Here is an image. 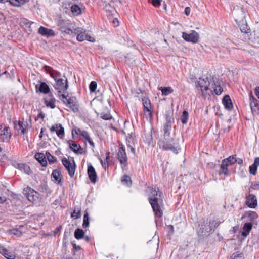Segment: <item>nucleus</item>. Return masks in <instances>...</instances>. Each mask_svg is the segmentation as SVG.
<instances>
[{
	"label": "nucleus",
	"mask_w": 259,
	"mask_h": 259,
	"mask_svg": "<svg viewBox=\"0 0 259 259\" xmlns=\"http://www.w3.org/2000/svg\"><path fill=\"white\" fill-rule=\"evenodd\" d=\"M151 194L149 200L153 208L155 214L157 217L160 218L163 214L162 210V200L160 195L158 193V189L156 188H150Z\"/></svg>",
	"instance_id": "f257e3e1"
},
{
	"label": "nucleus",
	"mask_w": 259,
	"mask_h": 259,
	"mask_svg": "<svg viewBox=\"0 0 259 259\" xmlns=\"http://www.w3.org/2000/svg\"><path fill=\"white\" fill-rule=\"evenodd\" d=\"M235 21L240 27V30L243 33H248L249 29L245 20V14L243 9L234 11Z\"/></svg>",
	"instance_id": "f03ea898"
},
{
	"label": "nucleus",
	"mask_w": 259,
	"mask_h": 259,
	"mask_svg": "<svg viewBox=\"0 0 259 259\" xmlns=\"http://www.w3.org/2000/svg\"><path fill=\"white\" fill-rule=\"evenodd\" d=\"M74 33L77 34V40L79 41H83L84 40H88L89 41L94 42L95 39L88 35L87 31L84 29L80 27L76 28L74 29Z\"/></svg>",
	"instance_id": "7ed1b4c3"
},
{
	"label": "nucleus",
	"mask_w": 259,
	"mask_h": 259,
	"mask_svg": "<svg viewBox=\"0 0 259 259\" xmlns=\"http://www.w3.org/2000/svg\"><path fill=\"white\" fill-rule=\"evenodd\" d=\"M72 135L73 137L76 136L81 138L85 144L87 142H88L89 144L92 146H93L94 144L92 138L90 137V134L85 130L80 128L73 129L72 130Z\"/></svg>",
	"instance_id": "20e7f679"
},
{
	"label": "nucleus",
	"mask_w": 259,
	"mask_h": 259,
	"mask_svg": "<svg viewBox=\"0 0 259 259\" xmlns=\"http://www.w3.org/2000/svg\"><path fill=\"white\" fill-rule=\"evenodd\" d=\"M55 89L58 91V95L62 98H66L64 94L68 88L67 80L66 79H58L56 81Z\"/></svg>",
	"instance_id": "39448f33"
},
{
	"label": "nucleus",
	"mask_w": 259,
	"mask_h": 259,
	"mask_svg": "<svg viewBox=\"0 0 259 259\" xmlns=\"http://www.w3.org/2000/svg\"><path fill=\"white\" fill-rule=\"evenodd\" d=\"M23 193L30 202L36 203L38 201L39 193L31 188L27 187L23 189Z\"/></svg>",
	"instance_id": "423d86ee"
},
{
	"label": "nucleus",
	"mask_w": 259,
	"mask_h": 259,
	"mask_svg": "<svg viewBox=\"0 0 259 259\" xmlns=\"http://www.w3.org/2000/svg\"><path fill=\"white\" fill-rule=\"evenodd\" d=\"M182 37L185 41L193 44L198 42L200 39L199 33L195 30H192L190 33L183 32Z\"/></svg>",
	"instance_id": "0eeeda50"
},
{
	"label": "nucleus",
	"mask_w": 259,
	"mask_h": 259,
	"mask_svg": "<svg viewBox=\"0 0 259 259\" xmlns=\"http://www.w3.org/2000/svg\"><path fill=\"white\" fill-rule=\"evenodd\" d=\"M62 163L70 177H72L74 175L75 170V164L73 159L70 160L64 158L62 160Z\"/></svg>",
	"instance_id": "6e6552de"
},
{
	"label": "nucleus",
	"mask_w": 259,
	"mask_h": 259,
	"mask_svg": "<svg viewBox=\"0 0 259 259\" xmlns=\"http://www.w3.org/2000/svg\"><path fill=\"white\" fill-rule=\"evenodd\" d=\"M142 103L144 107L143 111L144 114L148 120H150L152 118V114L151 112V104L150 100L144 97L142 99Z\"/></svg>",
	"instance_id": "1a4fd4ad"
},
{
	"label": "nucleus",
	"mask_w": 259,
	"mask_h": 259,
	"mask_svg": "<svg viewBox=\"0 0 259 259\" xmlns=\"http://www.w3.org/2000/svg\"><path fill=\"white\" fill-rule=\"evenodd\" d=\"M209 86V90L212 92V90L216 95H220L223 90L222 87L220 85V83L219 80L217 79L212 78L210 80V82H208Z\"/></svg>",
	"instance_id": "9d476101"
},
{
	"label": "nucleus",
	"mask_w": 259,
	"mask_h": 259,
	"mask_svg": "<svg viewBox=\"0 0 259 259\" xmlns=\"http://www.w3.org/2000/svg\"><path fill=\"white\" fill-rule=\"evenodd\" d=\"M118 159L122 165V167L126 165L127 157L124 147H120L119 148L118 152Z\"/></svg>",
	"instance_id": "9b49d317"
},
{
	"label": "nucleus",
	"mask_w": 259,
	"mask_h": 259,
	"mask_svg": "<svg viewBox=\"0 0 259 259\" xmlns=\"http://www.w3.org/2000/svg\"><path fill=\"white\" fill-rule=\"evenodd\" d=\"M0 253L7 259H15L16 254L14 251L10 250L0 244Z\"/></svg>",
	"instance_id": "f8f14e48"
},
{
	"label": "nucleus",
	"mask_w": 259,
	"mask_h": 259,
	"mask_svg": "<svg viewBox=\"0 0 259 259\" xmlns=\"http://www.w3.org/2000/svg\"><path fill=\"white\" fill-rule=\"evenodd\" d=\"M14 124L15 129L18 131V133L20 132L22 134H24L29 126L28 124H25L23 120L22 121H14Z\"/></svg>",
	"instance_id": "ddd939ff"
},
{
	"label": "nucleus",
	"mask_w": 259,
	"mask_h": 259,
	"mask_svg": "<svg viewBox=\"0 0 259 259\" xmlns=\"http://www.w3.org/2000/svg\"><path fill=\"white\" fill-rule=\"evenodd\" d=\"M11 137V133L10 128L8 126H5L3 130L0 134V141L2 142H7L9 141Z\"/></svg>",
	"instance_id": "4468645a"
},
{
	"label": "nucleus",
	"mask_w": 259,
	"mask_h": 259,
	"mask_svg": "<svg viewBox=\"0 0 259 259\" xmlns=\"http://www.w3.org/2000/svg\"><path fill=\"white\" fill-rule=\"evenodd\" d=\"M246 204L250 208H254L257 206V199L255 195L249 194L246 196Z\"/></svg>",
	"instance_id": "2eb2a0df"
},
{
	"label": "nucleus",
	"mask_w": 259,
	"mask_h": 259,
	"mask_svg": "<svg viewBox=\"0 0 259 259\" xmlns=\"http://www.w3.org/2000/svg\"><path fill=\"white\" fill-rule=\"evenodd\" d=\"M209 82H210V80H208L207 77H206L205 79L199 78L197 85L200 88L202 92H203L204 91H207V90H209Z\"/></svg>",
	"instance_id": "dca6fc26"
},
{
	"label": "nucleus",
	"mask_w": 259,
	"mask_h": 259,
	"mask_svg": "<svg viewBox=\"0 0 259 259\" xmlns=\"http://www.w3.org/2000/svg\"><path fill=\"white\" fill-rule=\"evenodd\" d=\"M249 97L250 108L252 113L253 114L254 112L259 110V105L257 103V100L252 96L251 92L250 93Z\"/></svg>",
	"instance_id": "f3484780"
},
{
	"label": "nucleus",
	"mask_w": 259,
	"mask_h": 259,
	"mask_svg": "<svg viewBox=\"0 0 259 259\" xmlns=\"http://www.w3.org/2000/svg\"><path fill=\"white\" fill-rule=\"evenodd\" d=\"M38 33L43 36L47 37L53 36L55 35L54 31L51 29H48L43 26H41L38 29Z\"/></svg>",
	"instance_id": "a211bd4d"
},
{
	"label": "nucleus",
	"mask_w": 259,
	"mask_h": 259,
	"mask_svg": "<svg viewBox=\"0 0 259 259\" xmlns=\"http://www.w3.org/2000/svg\"><path fill=\"white\" fill-rule=\"evenodd\" d=\"M66 100L67 106L73 112H75L78 111V105L74 102L73 98L67 99L65 98Z\"/></svg>",
	"instance_id": "6ab92c4d"
},
{
	"label": "nucleus",
	"mask_w": 259,
	"mask_h": 259,
	"mask_svg": "<svg viewBox=\"0 0 259 259\" xmlns=\"http://www.w3.org/2000/svg\"><path fill=\"white\" fill-rule=\"evenodd\" d=\"M88 174L91 182L95 183L97 180V174L93 166L90 165L88 166Z\"/></svg>",
	"instance_id": "aec40b11"
},
{
	"label": "nucleus",
	"mask_w": 259,
	"mask_h": 259,
	"mask_svg": "<svg viewBox=\"0 0 259 259\" xmlns=\"http://www.w3.org/2000/svg\"><path fill=\"white\" fill-rule=\"evenodd\" d=\"M252 224L251 223L248 222L245 223L243 227L242 231L241 233L242 236H243L244 237H247L249 235L250 231L252 229Z\"/></svg>",
	"instance_id": "412c9836"
},
{
	"label": "nucleus",
	"mask_w": 259,
	"mask_h": 259,
	"mask_svg": "<svg viewBox=\"0 0 259 259\" xmlns=\"http://www.w3.org/2000/svg\"><path fill=\"white\" fill-rule=\"evenodd\" d=\"M222 102L226 109L228 110L232 109L233 105L229 95H225L223 99Z\"/></svg>",
	"instance_id": "4be33fe9"
},
{
	"label": "nucleus",
	"mask_w": 259,
	"mask_h": 259,
	"mask_svg": "<svg viewBox=\"0 0 259 259\" xmlns=\"http://www.w3.org/2000/svg\"><path fill=\"white\" fill-rule=\"evenodd\" d=\"M36 159L41 164L42 166H45L47 164L46 159V156L41 153H38L35 155Z\"/></svg>",
	"instance_id": "5701e85b"
},
{
	"label": "nucleus",
	"mask_w": 259,
	"mask_h": 259,
	"mask_svg": "<svg viewBox=\"0 0 259 259\" xmlns=\"http://www.w3.org/2000/svg\"><path fill=\"white\" fill-rule=\"evenodd\" d=\"M52 177L56 182L59 183L62 178L61 172L59 169L54 170L52 174Z\"/></svg>",
	"instance_id": "b1692460"
},
{
	"label": "nucleus",
	"mask_w": 259,
	"mask_h": 259,
	"mask_svg": "<svg viewBox=\"0 0 259 259\" xmlns=\"http://www.w3.org/2000/svg\"><path fill=\"white\" fill-rule=\"evenodd\" d=\"M6 2H9L12 6L19 7L24 4L25 1L24 0H0V3H5Z\"/></svg>",
	"instance_id": "393cba45"
},
{
	"label": "nucleus",
	"mask_w": 259,
	"mask_h": 259,
	"mask_svg": "<svg viewBox=\"0 0 259 259\" xmlns=\"http://www.w3.org/2000/svg\"><path fill=\"white\" fill-rule=\"evenodd\" d=\"M46 70L49 72L51 76L54 79L55 81L60 79V74L56 70L52 69L50 67L46 66Z\"/></svg>",
	"instance_id": "a878e982"
},
{
	"label": "nucleus",
	"mask_w": 259,
	"mask_h": 259,
	"mask_svg": "<svg viewBox=\"0 0 259 259\" xmlns=\"http://www.w3.org/2000/svg\"><path fill=\"white\" fill-rule=\"evenodd\" d=\"M114 3V1H111L109 3L106 4L104 7L105 11L110 12L112 15L115 11Z\"/></svg>",
	"instance_id": "bb28decb"
},
{
	"label": "nucleus",
	"mask_w": 259,
	"mask_h": 259,
	"mask_svg": "<svg viewBox=\"0 0 259 259\" xmlns=\"http://www.w3.org/2000/svg\"><path fill=\"white\" fill-rule=\"evenodd\" d=\"M161 91L162 95L167 96L173 92L174 90L171 87H162L159 88Z\"/></svg>",
	"instance_id": "cd10ccee"
},
{
	"label": "nucleus",
	"mask_w": 259,
	"mask_h": 259,
	"mask_svg": "<svg viewBox=\"0 0 259 259\" xmlns=\"http://www.w3.org/2000/svg\"><path fill=\"white\" fill-rule=\"evenodd\" d=\"M18 167L20 170L24 171L26 174H29L31 172L30 167L27 164L22 163L19 164L18 165Z\"/></svg>",
	"instance_id": "c85d7f7f"
},
{
	"label": "nucleus",
	"mask_w": 259,
	"mask_h": 259,
	"mask_svg": "<svg viewBox=\"0 0 259 259\" xmlns=\"http://www.w3.org/2000/svg\"><path fill=\"white\" fill-rule=\"evenodd\" d=\"M55 99L53 97H50L49 99H45V103L47 107H50L51 108H54L55 107Z\"/></svg>",
	"instance_id": "c756f323"
},
{
	"label": "nucleus",
	"mask_w": 259,
	"mask_h": 259,
	"mask_svg": "<svg viewBox=\"0 0 259 259\" xmlns=\"http://www.w3.org/2000/svg\"><path fill=\"white\" fill-rule=\"evenodd\" d=\"M84 232L81 229H77L74 232V237L76 239L79 240L83 238Z\"/></svg>",
	"instance_id": "7c9ffc66"
},
{
	"label": "nucleus",
	"mask_w": 259,
	"mask_h": 259,
	"mask_svg": "<svg viewBox=\"0 0 259 259\" xmlns=\"http://www.w3.org/2000/svg\"><path fill=\"white\" fill-rule=\"evenodd\" d=\"M109 155H110V153L109 152L106 153V156L105 159H104V160H102V159H100V162H101V164L102 165V167H103V168L105 170H106V169L108 167V160L109 158Z\"/></svg>",
	"instance_id": "2f4dec72"
},
{
	"label": "nucleus",
	"mask_w": 259,
	"mask_h": 259,
	"mask_svg": "<svg viewBox=\"0 0 259 259\" xmlns=\"http://www.w3.org/2000/svg\"><path fill=\"white\" fill-rule=\"evenodd\" d=\"M39 90L41 93L47 94L50 92V88L46 83L43 82L40 84Z\"/></svg>",
	"instance_id": "473e14b6"
},
{
	"label": "nucleus",
	"mask_w": 259,
	"mask_h": 259,
	"mask_svg": "<svg viewBox=\"0 0 259 259\" xmlns=\"http://www.w3.org/2000/svg\"><path fill=\"white\" fill-rule=\"evenodd\" d=\"M72 13L74 15H78L81 12L80 7L76 5H73L71 7Z\"/></svg>",
	"instance_id": "72a5a7b5"
},
{
	"label": "nucleus",
	"mask_w": 259,
	"mask_h": 259,
	"mask_svg": "<svg viewBox=\"0 0 259 259\" xmlns=\"http://www.w3.org/2000/svg\"><path fill=\"white\" fill-rule=\"evenodd\" d=\"M122 183L126 186H130L132 184V181L130 177L127 175H124L121 179Z\"/></svg>",
	"instance_id": "f704fd0d"
},
{
	"label": "nucleus",
	"mask_w": 259,
	"mask_h": 259,
	"mask_svg": "<svg viewBox=\"0 0 259 259\" xmlns=\"http://www.w3.org/2000/svg\"><path fill=\"white\" fill-rule=\"evenodd\" d=\"M171 129V125L168 124H165L164 125L163 131L164 137H169L170 135V132Z\"/></svg>",
	"instance_id": "c9c22d12"
},
{
	"label": "nucleus",
	"mask_w": 259,
	"mask_h": 259,
	"mask_svg": "<svg viewBox=\"0 0 259 259\" xmlns=\"http://www.w3.org/2000/svg\"><path fill=\"white\" fill-rule=\"evenodd\" d=\"M70 149L76 154H82L84 152L82 147H70Z\"/></svg>",
	"instance_id": "e433bc0d"
},
{
	"label": "nucleus",
	"mask_w": 259,
	"mask_h": 259,
	"mask_svg": "<svg viewBox=\"0 0 259 259\" xmlns=\"http://www.w3.org/2000/svg\"><path fill=\"white\" fill-rule=\"evenodd\" d=\"M227 161L226 160H223L221 168L222 169V173L224 174L225 175H227L228 174V170L227 169V166L229 165L228 164L226 163Z\"/></svg>",
	"instance_id": "4c0bfd02"
},
{
	"label": "nucleus",
	"mask_w": 259,
	"mask_h": 259,
	"mask_svg": "<svg viewBox=\"0 0 259 259\" xmlns=\"http://www.w3.org/2000/svg\"><path fill=\"white\" fill-rule=\"evenodd\" d=\"M188 119V113L187 111H184L183 112L182 115L181 116V122L183 124H186L187 122Z\"/></svg>",
	"instance_id": "58836bf2"
},
{
	"label": "nucleus",
	"mask_w": 259,
	"mask_h": 259,
	"mask_svg": "<svg viewBox=\"0 0 259 259\" xmlns=\"http://www.w3.org/2000/svg\"><path fill=\"white\" fill-rule=\"evenodd\" d=\"M223 160L227 161L226 163L228 164L229 165L235 163L237 161L236 159V157H234V156H230L228 158L224 159Z\"/></svg>",
	"instance_id": "ea45409f"
},
{
	"label": "nucleus",
	"mask_w": 259,
	"mask_h": 259,
	"mask_svg": "<svg viewBox=\"0 0 259 259\" xmlns=\"http://www.w3.org/2000/svg\"><path fill=\"white\" fill-rule=\"evenodd\" d=\"M89 225V217L88 212H86L83 217V222L82 226L84 228L88 227Z\"/></svg>",
	"instance_id": "a19ab883"
},
{
	"label": "nucleus",
	"mask_w": 259,
	"mask_h": 259,
	"mask_svg": "<svg viewBox=\"0 0 259 259\" xmlns=\"http://www.w3.org/2000/svg\"><path fill=\"white\" fill-rule=\"evenodd\" d=\"M163 148L165 150H170L176 154H177L180 150V147H163Z\"/></svg>",
	"instance_id": "79ce46f5"
},
{
	"label": "nucleus",
	"mask_w": 259,
	"mask_h": 259,
	"mask_svg": "<svg viewBox=\"0 0 259 259\" xmlns=\"http://www.w3.org/2000/svg\"><path fill=\"white\" fill-rule=\"evenodd\" d=\"M71 217L76 219L80 218L81 217L80 210L78 209L76 210V209L74 210L71 215Z\"/></svg>",
	"instance_id": "37998d69"
},
{
	"label": "nucleus",
	"mask_w": 259,
	"mask_h": 259,
	"mask_svg": "<svg viewBox=\"0 0 259 259\" xmlns=\"http://www.w3.org/2000/svg\"><path fill=\"white\" fill-rule=\"evenodd\" d=\"M174 119L171 113L167 114L166 116V124H171L174 122Z\"/></svg>",
	"instance_id": "c03bdc74"
},
{
	"label": "nucleus",
	"mask_w": 259,
	"mask_h": 259,
	"mask_svg": "<svg viewBox=\"0 0 259 259\" xmlns=\"http://www.w3.org/2000/svg\"><path fill=\"white\" fill-rule=\"evenodd\" d=\"M9 232L10 234L15 235L18 237H20L22 235V232L20 231H19L16 229L10 230H9Z\"/></svg>",
	"instance_id": "a18cd8bd"
},
{
	"label": "nucleus",
	"mask_w": 259,
	"mask_h": 259,
	"mask_svg": "<svg viewBox=\"0 0 259 259\" xmlns=\"http://www.w3.org/2000/svg\"><path fill=\"white\" fill-rule=\"evenodd\" d=\"M126 141L127 146H131V145H134L135 144V139L131 135L127 137Z\"/></svg>",
	"instance_id": "49530a36"
},
{
	"label": "nucleus",
	"mask_w": 259,
	"mask_h": 259,
	"mask_svg": "<svg viewBox=\"0 0 259 259\" xmlns=\"http://www.w3.org/2000/svg\"><path fill=\"white\" fill-rule=\"evenodd\" d=\"M57 136L60 138L62 137L64 134V129L63 127L61 125V127L58 129L57 132L56 133Z\"/></svg>",
	"instance_id": "de8ad7c7"
},
{
	"label": "nucleus",
	"mask_w": 259,
	"mask_h": 259,
	"mask_svg": "<svg viewBox=\"0 0 259 259\" xmlns=\"http://www.w3.org/2000/svg\"><path fill=\"white\" fill-rule=\"evenodd\" d=\"M60 124H55L53 125L51 128L50 131L51 132H55L56 133H57L58 129L60 127H61Z\"/></svg>",
	"instance_id": "09e8293b"
},
{
	"label": "nucleus",
	"mask_w": 259,
	"mask_h": 259,
	"mask_svg": "<svg viewBox=\"0 0 259 259\" xmlns=\"http://www.w3.org/2000/svg\"><path fill=\"white\" fill-rule=\"evenodd\" d=\"M97 88V83L92 81L90 84V90L91 92H95Z\"/></svg>",
	"instance_id": "8fccbe9b"
},
{
	"label": "nucleus",
	"mask_w": 259,
	"mask_h": 259,
	"mask_svg": "<svg viewBox=\"0 0 259 259\" xmlns=\"http://www.w3.org/2000/svg\"><path fill=\"white\" fill-rule=\"evenodd\" d=\"M101 118L104 120H109L111 118V116L109 113H102L101 115Z\"/></svg>",
	"instance_id": "3c124183"
},
{
	"label": "nucleus",
	"mask_w": 259,
	"mask_h": 259,
	"mask_svg": "<svg viewBox=\"0 0 259 259\" xmlns=\"http://www.w3.org/2000/svg\"><path fill=\"white\" fill-rule=\"evenodd\" d=\"M257 167L252 164L249 167V171L252 175H255L256 173Z\"/></svg>",
	"instance_id": "603ef678"
},
{
	"label": "nucleus",
	"mask_w": 259,
	"mask_h": 259,
	"mask_svg": "<svg viewBox=\"0 0 259 259\" xmlns=\"http://www.w3.org/2000/svg\"><path fill=\"white\" fill-rule=\"evenodd\" d=\"M248 217L250 218V219L254 220L257 218L258 215L255 212L251 211L249 213Z\"/></svg>",
	"instance_id": "864d4df0"
},
{
	"label": "nucleus",
	"mask_w": 259,
	"mask_h": 259,
	"mask_svg": "<svg viewBox=\"0 0 259 259\" xmlns=\"http://www.w3.org/2000/svg\"><path fill=\"white\" fill-rule=\"evenodd\" d=\"M152 4L155 7H158L160 5V0H152Z\"/></svg>",
	"instance_id": "5fc2aeb1"
},
{
	"label": "nucleus",
	"mask_w": 259,
	"mask_h": 259,
	"mask_svg": "<svg viewBox=\"0 0 259 259\" xmlns=\"http://www.w3.org/2000/svg\"><path fill=\"white\" fill-rule=\"evenodd\" d=\"M60 1V0H58ZM62 3L64 4L65 5H70L73 2L75 1V0H62Z\"/></svg>",
	"instance_id": "6e6d98bb"
},
{
	"label": "nucleus",
	"mask_w": 259,
	"mask_h": 259,
	"mask_svg": "<svg viewBox=\"0 0 259 259\" xmlns=\"http://www.w3.org/2000/svg\"><path fill=\"white\" fill-rule=\"evenodd\" d=\"M253 165L255 166L256 167H258L259 166V158L256 157L255 158L254 163L252 164Z\"/></svg>",
	"instance_id": "4d7b16f0"
},
{
	"label": "nucleus",
	"mask_w": 259,
	"mask_h": 259,
	"mask_svg": "<svg viewBox=\"0 0 259 259\" xmlns=\"http://www.w3.org/2000/svg\"><path fill=\"white\" fill-rule=\"evenodd\" d=\"M48 160L50 163H53L55 161V158L52 156L51 155H49L48 156Z\"/></svg>",
	"instance_id": "13d9d810"
},
{
	"label": "nucleus",
	"mask_w": 259,
	"mask_h": 259,
	"mask_svg": "<svg viewBox=\"0 0 259 259\" xmlns=\"http://www.w3.org/2000/svg\"><path fill=\"white\" fill-rule=\"evenodd\" d=\"M64 32L68 34H72L74 33V31L69 28L66 29L64 30Z\"/></svg>",
	"instance_id": "bf43d9fd"
},
{
	"label": "nucleus",
	"mask_w": 259,
	"mask_h": 259,
	"mask_svg": "<svg viewBox=\"0 0 259 259\" xmlns=\"http://www.w3.org/2000/svg\"><path fill=\"white\" fill-rule=\"evenodd\" d=\"M239 257H241V254H239L238 252L233 253L231 256L232 259H235V258Z\"/></svg>",
	"instance_id": "052dcab7"
},
{
	"label": "nucleus",
	"mask_w": 259,
	"mask_h": 259,
	"mask_svg": "<svg viewBox=\"0 0 259 259\" xmlns=\"http://www.w3.org/2000/svg\"><path fill=\"white\" fill-rule=\"evenodd\" d=\"M190 13V8L189 7H186L185 9V14L188 16Z\"/></svg>",
	"instance_id": "680f3d73"
},
{
	"label": "nucleus",
	"mask_w": 259,
	"mask_h": 259,
	"mask_svg": "<svg viewBox=\"0 0 259 259\" xmlns=\"http://www.w3.org/2000/svg\"><path fill=\"white\" fill-rule=\"evenodd\" d=\"M73 248L76 250H79L81 249V247L79 246L76 245L75 244H73Z\"/></svg>",
	"instance_id": "e2e57ef3"
},
{
	"label": "nucleus",
	"mask_w": 259,
	"mask_h": 259,
	"mask_svg": "<svg viewBox=\"0 0 259 259\" xmlns=\"http://www.w3.org/2000/svg\"><path fill=\"white\" fill-rule=\"evenodd\" d=\"M255 93L258 98H259V87L255 89Z\"/></svg>",
	"instance_id": "0e129e2a"
},
{
	"label": "nucleus",
	"mask_w": 259,
	"mask_h": 259,
	"mask_svg": "<svg viewBox=\"0 0 259 259\" xmlns=\"http://www.w3.org/2000/svg\"><path fill=\"white\" fill-rule=\"evenodd\" d=\"M38 117L43 119L45 117V114L41 112L38 115Z\"/></svg>",
	"instance_id": "69168bd1"
},
{
	"label": "nucleus",
	"mask_w": 259,
	"mask_h": 259,
	"mask_svg": "<svg viewBox=\"0 0 259 259\" xmlns=\"http://www.w3.org/2000/svg\"><path fill=\"white\" fill-rule=\"evenodd\" d=\"M6 199L0 196V204H2L5 202Z\"/></svg>",
	"instance_id": "338daca9"
},
{
	"label": "nucleus",
	"mask_w": 259,
	"mask_h": 259,
	"mask_svg": "<svg viewBox=\"0 0 259 259\" xmlns=\"http://www.w3.org/2000/svg\"><path fill=\"white\" fill-rule=\"evenodd\" d=\"M255 188L259 189V182L255 185Z\"/></svg>",
	"instance_id": "774afa93"
}]
</instances>
